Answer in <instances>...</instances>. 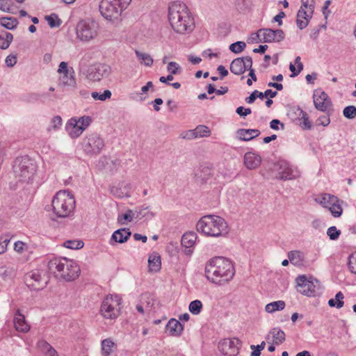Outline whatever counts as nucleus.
Listing matches in <instances>:
<instances>
[{"instance_id":"nucleus-54","label":"nucleus","mask_w":356,"mask_h":356,"mask_svg":"<svg viewBox=\"0 0 356 356\" xmlns=\"http://www.w3.org/2000/svg\"><path fill=\"white\" fill-rule=\"evenodd\" d=\"M252 112L250 108H244L243 106H239L236 108V113L241 117L245 118Z\"/></svg>"},{"instance_id":"nucleus-28","label":"nucleus","mask_w":356,"mask_h":356,"mask_svg":"<svg viewBox=\"0 0 356 356\" xmlns=\"http://www.w3.org/2000/svg\"><path fill=\"white\" fill-rule=\"evenodd\" d=\"M74 267L78 266L75 261L68 260L66 258H54L51 259L47 267Z\"/></svg>"},{"instance_id":"nucleus-51","label":"nucleus","mask_w":356,"mask_h":356,"mask_svg":"<svg viewBox=\"0 0 356 356\" xmlns=\"http://www.w3.org/2000/svg\"><path fill=\"white\" fill-rule=\"evenodd\" d=\"M167 70L172 74H178L181 72L180 65L176 62L171 61L168 63L167 66Z\"/></svg>"},{"instance_id":"nucleus-30","label":"nucleus","mask_w":356,"mask_h":356,"mask_svg":"<svg viewBox=\"0 0 356 356\" xmlns=\"http://www.w3.org/2000/svg\"><path fill=\"white\" fill-rule=\"evenodd\" d=\"M230 71L236 74L241 75L245 72L243 60L241 58H235L230 64Z\"/></svg>"},{"instance_id":"nucleus-62","label":"nucleus","mask_w":356,"mask_h":356,"mask_svg":"<svg viewBox=\"0 0 356 356\" xmlns=\"http://www.w3.org/2000/svg\"><path fill=\"white\" fill-rule=\"evenodd\" d=\"M301 6L300 8L309 10L312 5L314 6V0H301Z\"/></svg>"},{"instance_id":"nucleus-17","label":"nucleus","mask_w":356,"mask_h":356,"mask_svg":"<svg viewBox=\"0 0 356 356\" xmlns=\"http://www.w3.org/2000/svg\"><path fill=\"white\" fill-rule=\"evenodd\" d=\"M262 31L263 38L259 39L261 42H280L285 38V34L282 29H262Z\"/></svg>"},{"instance_id":"nucleus-11","label":"nucleus","mask_w":356,"mask_h":356,"mask_svg":"<svg viewBox=\"0 0 356 356\" xmlns=\"http://www.w3.org/2000/svg\"><path fill=\"white\" fill-rule=\"evenodd\" d=\"M25 280L35 289L40 290L45 286L49 280L47 271L44 268H34L25 275Z\"/></svg>"},{"instance_id":"nucleus-37","label":"nucleus","mask_w":356,"mask_h":356,"mask_svg":"<svg viewBox=\"0 0 356 356\" xmlns=\"http://www.w3.org/2000/svg\"><path fill=\"white\" fill-rule=\"evenodd\" d=\"M71 71L69 74H63L60 76V82L63 86H69L72 87L76 86V80L74 76V71L73 68H71Z\"/></svg>"},{"instance_id":"nucleus-50","label":"nucleus","mask_w":356,"mask_h":356,"mask_svg":"<svg viewBox=\"0 0 356 356\" xmlns=\"http://www.w3.org/2000/svg\"><path fill=\"white\" fill-rule=\"evenodd\" d=\"M246 47V44L242 41H238L236 42L232 43L229 46V49L235 54H239L242 52Z\"/></svg>"},{"instance_id":"nucleus-7","label":"nucleus","mask_w":356,"mask_h":356,"mask_svg":"<svg viewBox=\"0 0 356 356\" xmlns=\"http://www.w3.org/2000/svg\"><path fill=\"white\" fill-rule=\"evenodd\" d=\"M235 268H204L206 277L211 283L224 285L232 280Z\"/></svg>"},{"instance_id":"nucleus-4","label":"nucleus","mask_w":356,"mask_h":356,"mask_svg":"<svg viewBox=\"0 0 356 356\" xmlns=\"http://www.w3.org/2000/svg\"><path fill=\"white\" fill-rule=\"evenodd\" d=\"M13 169L15 177L20 181H29L35 174L36 166L32 160L25 156L15 160Z\"/></svg>"},{"instance_id":"nucleus-6","label":"nucleus","mask_w":356,"mask_h":356,"mask_svg":"<svg viewBox=\"0 0 356 356\" xmlns=\"http://www.w3.org/2000/svg\"><path fill=\"white\" fill-rule=\"evenodd\" d=\"M82 149L90 156H97L105 147L104 139L97 133L87 135L83 140Z\"/></svg>"},{"instance_id":"nucleus-16","label":"nucleus","mask_w":356,"mask_h":356,"mask_svg":"<svg viewBox=\"0 0 356 356\" xmlns=\"http://www.w3.org/2000/svg\"><path fill=\"white\" fill-rule=\"evenodd\" d=\"M54 277L60 281L70 282L76 279L81 273L80 268H54Z\"/></svg>"},{"instance_id":"nucleus-18","label":"nucleus","mask_w":356,"mask_h":356,"mask_svg":"<svg viewBox=\"0 0 356 356\" xmlns=\"http://www.w3.org/2000/svg\"><path fill=\"white\" fill-rule=\"evenodd\" d=\"M314 104L316 109L323 112H327L332 106L328 95L323 91L315 92L314 94Z\"/></svg>"},{"instance_id":"nucleus-45","label":"nucleus","mask_w":356,"mask_h":356,"mask_svg":"<svg viewBox=\"0 0 356 356\" xmlns=\"http://www.w3.org/2000/svg\"><path fill=\"white\" fill-rule=\"evenodd\" d=\"M194 130L197 138L209 136L211 133L209 127L205 125H198Z\"/></svg>"},{"instance_id":"nucleus-48","label":"nucleus","mask_w":356,"mask_h":356,"mask_svg":"<svg viewBox=\"0 0 356 356\" xmlns=\"http://www.w3.org/2000/svg\"><path fill=\"white\" fill-rule=\"evenodd\" d=\"M343 116L348 119L353 120L356 118V107L355 106H348L343 110Z\"/></svg>"},{"instance_id":"nucleus-47","label":"nucleus","mask_w":356,"mask_h":356,"mask_svg":"<svg viewBox=\"0 0 356 356\" xmlns=\"http://www.w3.org/2000/svg\"><path fill=\"white\" fill-rule=\"evenodd\" d=\"M111 95V92L109 90H105L102 94H99L97 92H92L91 93V96L94 99L100 101H105L110 99Z\"/></svg>"},{"instance_id":"nucleus-39","label":"nucleus","mask_w":356,"mask_h":356,"mask_svg":"<svg viewBox=\"0 0 356 356\" xmlns=\"http://www.w3.org/2000/svg\"><path fill=\"white\" fill-rule=\"evenodd\" d=\"M115 347V343L110 339H106L102 341V353L105 355H109Z\"/></svg>"},{"instance_id":"nucleus-13","label":"nucleus","mask_w":356,"mask_h":356,"mask_svg":"<svg viewBox=\"0 0 356 356\" xmlns=\"http://www.w3.org/2000/svg\"><path fill=\"white\" fill-rule=\"evenodd\" d=\"M241 346V341L237 338L224 339L218 343V350L225 356H236Z\"/></svg>"},{"instance_id":"nucleus-1","label":"nucleus","mask_w":356,"mask_h":356,"mask_svg":"<svg viewBox=\"0 0 356 356\" xmlns=\"http://www.w3.org/2000/svg\"><path fill=\"white\" fill-rule=\"evenodd\" d=\"M168 19L171 28L179 34L190 33L195 27V22L189 9L181 1H174L169 4Z\"/></svg>"},{"instance_id":"nucleus-32","label":"nucleus","mask_w":356,"mask_h":356,"mask_svg":"<svg viewBox=\"0 0 356 356\" xmlns=\"http://www.w3.org/2000/svg\"><path fill=\"white\" fill-rule=\"evenodd\" d=\"M298 114H297L299 117L300 120V127L305 130H309L312 129V123L309 120L308 114L304 111L303 110L300 109V108H298Z\"/></svg>"},{"instance_id":"nucleus-21","label":"nucleus","mask_w":356,"mask_h":356,"mask_svg":"<svg viewBox=\"0 0 356 356\" xmlns=\"http://www.w3.org/2000/svg\"><path fill=\"white\" fill-rule=\"evenodd\" d=\"M183 330V325L175 318H171L165 326V332L170 336L179 337Z\"/></svg>"},{"instance_id":"nucleus-29","label":"nucleus","mask_w":356,"mask_h":356,"mask_svg":"<svg viewBox=\"0 0 356 356\" xmlns=\"http://www.w3.org/2000/svg\"><path fill=\"white\" fill-rule=\"evenodd\" d=\"M316 200L323 207L327 208L328 209L331 207L332 204H334V202H341L337 197L327 193L322 195Z\"/></svg>"},{"instance_id":"nucleus-53","label":"nucleus","mask_w":356,"mask_h":356,"mask_svg":"<svg viewBox=\"0 0 356 356\" xmlns=\"http://www.w3.org/2000/svg\"><path fill=\"white\" fill-rule=\"evenodd\" d=\"M266 346L265 341H262L260 344L257 346L251 345L250 348L252 350L251 353V356H260L261 351L264 349Z\"/></svg>"},{"instance_id":"nucleus-5","label":"nucleus","mask_w":356,"mask_h":356,"mask_svg":"<svg viewBox=\"0 0 356 356\" xmlns=\"http://www.w3.org/2000/svg\"><path fill=\"white\" fill-rule=\"evenodd\" d=\"M121 298L118 295L107 296L102 301L100 313L106 319H115L120 312Z\"/></svg>"},{"instance_id":"nucleus-52","label":"nucleus","mask_w":356,"mask_h":356,"mask_svg":"<svg viewBox=\"0 0 356 356\" xmlns=\"http://www.w3.org/2000/svg\"><path fill=\"white\" fill-rule=\"evenodd\" d=\"M327 234L330 240L335 241L339 238L341 231L337 229L335 226H332L327 229Z\"/></svg>"},{"instance_id":"nucleus-20","label":"nucleus","mask_w":356,"mask_h":356,"mask_svg":"<svg viewBox=\"0 0 356 356\" xmlns=\"http://www.w3.org/2000/svg\"><path fill=\"white\" fill-rule=\"evenodd\" d=\"M237 264L233 260H232L230 258L222 256H216L207 261L205 267H234Z\"/></svg>"},{"instance_id":"nucleus-31","label":"nucleus","mask_w":356,"mask_h":356,"mask_svg":"<svg viewBox=\"0 0 356 356\" xmlns=\"http://www.w3.org/2000/svg\"><path fill=\"white\" fill-rule=\"evenodd\" d=\"M197 234L194 232L185 233L181 238V245L186 248H191L195 243Z\"/></svg>"},{"instance_id":"nucleus-10","label":"nucleus","mask_w":356,"mask_h":356,"mask_svg":"<svg viewBox=\"0 0 356 356\" xmlns=\"http://www.w3.org/2000/svg\"><path fill=\"white\" fill-rule=\"evenodd\" d=\"M92 118L84 115L79 118H71L65 125V129L72 138L79 137L83 131L91 124Z\"/></svg>"},{"instance_id":"nucleus-36","label":"nucleus","mask_w":356,"mask_h":356,"mask_svg":"<svg viewBox=\"0 0 356 356\" xmlns=\"http://www.w3.org/2000/svg\"><path fill=\"white\" fill-rule=\"evenodd\" d=\"M285 302L283 300H277L267 304L265 311L268 313H273L276 311H282L285 307Z\"/></svg>"},{"instance_id":"nucleus-34","label":"nucleus","mask_w":356,"mask_h":356,"mask_svg":"<svg viewBox=\"0 0 356 356\" xmlns=\"http://www.w3.org/2000/svg\"><path fill=\"white\" fill-rule=\"evenodd\" d=\"M13 40V35L12 33L2 31L0 33V48L1 49H8Z\"/></svg>"},{"instance_id":"nucleus-55","label":"nucleus","mask_w":356,"mask_h":356,"mask_svg":"<svg viewBox=\"0 0 356 356\" xmlns=\"http://www.w3.org/2000/svg\"><path fill=\"white\" fill-rule=\"evenodd\" d=\"M109 1L115 3L117 6L127 9L131 0H109Z\"/></svg>"},{"instance_id":"nucleus-15","label":"nucleus","mask_w":356,"mask_h":356,"mask_svg":"<svg viewBox=\"0 0 356 356\" xmlns=\"http://www.w3.org/2000/svg\"><path fill=\"white\" fill-rule=\"evenodd\" d=\"M276 165L277 167L276 178L278 179L293 180L300 177V172L297 169L293 168L286 161H278Z\"/></svg>"},{"instance_id":"nucleus-25","label":"nucleus","mask_w":356,"mask_h":356,"mask_svg":"<svg viewBox=\"0 0 356 356\" xmlns=\"http://www.w3.org/2000/svg\"><path fill=\"white\" fill-rule=\"evenodd\" d=\"M270 335H272L273 338L272 342L275 345H280L285 341L286 335L284 332L278 327H274L269 332L266 337V340L268 343H270Z\"/></svg>"},{"instance_id":"nucleus-40","label":"nucleus","mask_w":356,"mask_h":356,"mask_svg":"<svg viewBox=\"0 0 356 356\" xmlns=\"http://www.w3.org/2000/svg\"><path fill=\"white\" fill-rule=\"evenodd\" d=\"M134 215L135 213L132 210L128 209L125 213L118 215V222L122 225H127L133 220Z\"/></svg>"},{"instance_id":"nucleus-63","label":"nucleus","mask_w":356,"mask_h":356,"mask_svg":"<svg viewBox=\"0 0 356 356\" xmlns=\"http://www.w3.org/2000/svg\"><path fill=\"white\" fill-rule=\"evenodd\" d=\"M182 138L191 140V139L197 138V136H196V134H195V130L193 129V130H188L186 132H185L184 134H183Z\"/></svg>"},{"instance_id":"nucleus-42","label":"nucleus","mask_w":356,"mask_h":356,"mask_svg":"<svg viewBox=\"0 0 356 356\" xmlns=\"http://www.w3.org/2000/svg\"><path fill=\"white\" fill-rule=\"evenodd\" d=\"M148 209H149V207L145 206V205L137 207L136 209V218H143L145 217L152 218L154 216L153 212H149V211L145 212V211L147 210Z\"/></svg>"},{"instance_id":"nucleus-56","label":"nucleus","mask_w":356,"mask_h":356,"mask_svg":"<svg viewBox=\"0 0 356 356\" xmlns=\"http://www.w3.org/2000/svg\"><path fill=\"white\" fill-rule=\"evenodd\" d=\"M5 62L8 67H13L17 63V56L10 54L6 57Z\"/></svg>"},{"instance_id":"nucleus-8","label":"nucleus","mask_w":356,"mask_h":356,"mask_svg":"<svg viewBox=\"0 0 356 356\" xmlns=\"http://www.w3.org/2000/svg\"><path fill=\"white\" fill-rule=\"evenodd\" d=\"M297 291L308 297H314L317 295L319 282L316 278L305 275H298L296 279Z\"/></svg>"},{"instance_id":"nucleus-22","label":"nucleus","mask_w":356,"mask_h":356,"mask_svg":"<svg viewBox=\"0 0 356 356\" xmlns=\"http://www.w3.org/2000/svg\"><path fill=\"white\" fill-rule=\"evenodd\" d=\"M14 326L17 331L21 332H27L30 330V326L25 319V316L21 314L19 309H17L14 316Z\"/></svg>"},{"instance_id":"nucleus-9","label":"nucleus","mask_w":356,"mask_h":356,"mask_svg":"<svg viewBox=\"0 0 356 356\" xmlns=\"http://www.w3.org/2000/svg\"><path fill=\"white\" fill-rule=\"evenodd\" d=\"M98 28V24L94 20H81L76 25L77 37L82 41H90L97 36Z\"/></svg>"},{"instance_id":"nucleus-64","label":"nucleus","mask_w":356,"mask_h":356,"mask_svg":"<svg viewBox=\"0 0 356 356\" xmlns=\"http://www.w3.org/2000/svg\"><path fill=\"white\" fill-rule=\"evenodd\" d=\"M348 267H354V266H356V252L354 253H352L348 257Z\"/></svg>"},{"instance_id":"nucleus-12","label":"nucleus","mask_w":356,"mask_h":356,"mask_svg":"<svg viewBox=\"0 0 356 356\" xmlns=\"http://www.w3.org/2000/svg\"><path fill=\"white\" fill-rule=\"evenodd\" d=\"M124 8L117 6L109 0H102L99 3V11L107 20L115 21L119 19Z\"/></svg>"},{"instance_id":"nucleus-44","label":"nucleus","mask_w":356,"mask_h":356,"mask_svg":"<svg viewBox=\"0 0 356 356\" xmlns=\"http://www.w3.org/2000/svg\"><path fill=\"white\" fill-rule=\"evenodd\" d=\"M45 19L51 28L59 27L62 23L61 19L58 18V15L54 13L46 16Z\"/></svg>"},{"instance_id":"nucleus-49","label":"nucleus","mask_w":356,"mask_h":356,"mask_svg":"<svg viewBox=\"0 0 356 356\" xmlns=\"http://www.w3.org/2000/svg\"><path fill=\"white\" fill-rule=\"evenodd\" d=\"M341 202H342L341 200V202H334V204H332L331 207L329 209V211L334 218L339 217L342 214L343 209L341 206Z\"/></svg>"},{"instance_id":"nucleus-3","label":"nucleus","mask_w":356,"mask_h":356,"mask_svg":"<svg viewBox=\"0 0 356 356\" xmlns=\"http://www.w3.org/2000/svg\"><path fill=\"white\" fill-rule=\"evenodd\" d=\"M51 206L54 213L58 217L65 218L74 210L75 200L70 193L65 191H60L54 197Z\"/></svg>"},{"instance_id":"nucleus-43","label":"nucleus","mask_w":356,"mask_h":356,"mask_svg":"<svg viewBox=\"0 0 356 356\" xmlns=\"http://www.w3.org/2000/svg\"><path fill=\"white\" fill-rule=\"evenodd\" d=\"M188 309L193 315L199 314L202 309V303L199 300H195L189 304Z\"/></svg>"},{"instance_id":"nucleus-58","label":"nucleus","mask_w":356,"mask_h":356,"mask_svg":"<svg viewBox=\"0 0 356 356\" xmlns=\"http://www.w3.org/2000/svg\"><path fill=\"white\" fill-rule=\"evenodd\" d=\"M38 347L44 353H46L51 346L49 343L44 340H40L37 343Z\"/></svg>"},{"instance_id":"nucleus-19","label":"nucleus","mask_w":356,"mask_h":356,"mask_svg":"<svg viewBox=\"0 0 356 356\" xmlns=\"http://www.w3.org/2000/svg\"><path fill=\"white\" fill-rule=\"evenodd\" d=\"M314 11V6L312 5L309 10L300 8L297 13L296 24L298 27L302 30L308 26Z\"/></svg>"},{"instance_id":"nucleus-26","label":"nucleus","mask_w":356,"mask_h":356,"mask_svg":"<svg viewBox=\"0 0 356 356\" xmlns=\"http://www.w3.org/2000/svg\"><path fill=\"white\" fill-rule=\"evenodd\" d=\"M131 235L129 228H121L115 231L111 236V239L115 242L123 243L128 241Z\"/></svg>"},{"instance_id":"nucleus-41","label":"nucleus","mask_w":356,"mask_h":356,"mask_svg":"<svg viewBox=\"0 0 356 356\" xmlns=\"http://www.w3.org/2000/svg\"><path fill=\"white\" fill-rule=\"evenodd\" d=\"M161 259L159 253L154 252L148 258V267H161Z\"/></svg>"},{"instance_id":"nucleus-23","label":"nucleus","mask_w":356,"mask_h":356,"mask_svg":"<svg viewBox=\"0 0 356 356\" xmlns=\"http://www.w3.org/2000/svg\"><path fill=\"white\" fill-rule=\"evenodd\" d=\"M261 162V158L259 155L252 152H247L244 156V164L249 170L257 168Z\"/></svg>"},{"instance_id":"nucleus-38","label":"nucleus","mask_w":356,"mask_h":356,"mask_svg":"<svg viewBox=\"0 0 356 356\" xmlns=\"http://www.w3.org/2000/svg\"><path fill=\"white\" fill-rule=\"evenodd\" d=\"M135 54L138 59L140 60L141 64H144L145 66L148 67L152 65L154 60L149 54L140 51L138 50H136Z\"/></svg>"},{"instance_id":"nucleus-46","label":"nucleus","mask_w":356,"mask_h":356,"mask_svg":"<svg viewBox=\"0 0 356 356\" xmlns=\"http://www.w3.org/2000/svg\"><path fill=\"white\" fill-rule=\"evenodd\" d=\"M83 242L82 241L69 240L66 241L63 245L69 249L78 250L83 247Z\"/></svg>"},{"instance_id":"nucleus-24","label":"nucleus","mask_w":356,"mask_h":356,"mask_svg":"<svg viewBox=\"0 0 356 356\" xmlns=\"http://www.w3.org/2000/svg\"><path fill=\"white\" fill-rule=\"evenodd\" d=\"M288 258L291 264L296 266H304L306 265L305 256L300 250H292L288 253Z\"/></svg>"},{"instance_id":"nucleus-61","label":"nucleus","mask_w":356,"mask_h":356,"mask_svg":"<svg viewBox=\"0 0 356 356\" xmlns=\"http://www.w3.org/2000/svg\"><path fill=\"white\" fill-rule=\"evenodd\" d=\"M51 126L54 129H58L62 124V119L59 115L55 116L51 120Z\"/></svg>"},{"instance_id":"nucleus-35","label":"nucleus","mask_w":356,"mask_h":356,"mask_svg":"<svg viewBox=\"0 0 356 356\" xmlns=\"http://www.w3.org/2000/svg\"><path fill=\"white\" fill-rule=\"evenodd\" d=\"M344 295L341 291H339L335 295L334 298H331L328 300V305L330 307H335L337 309L341 308L343 305Z\"/></svg>"},{"instance_id":"nucleus-27","label":"nucleus","mask_w":356,"mask_h":356,"mask_svg":"<svg viewBox=\"0 0 356 356\" xmlns=\"http://www.w3.org/2000/svg\"><path fill=\"white\" fill-rule=\"evenodd\" d=\"M237 134L240 140L248 141L259 136L260 131L254 129H240L237 131Z\"/></svg>"},{"instance_id":"nucleus-59","label":"nucleus","mask_w":356,"mask_h":356,"mask_svg":"<svg viewBox=\"0 0 356 356\" xmlns=\"http://www.w3.org/2000/svg\"><path fill=\"white\" fill-rule=\"evenodd\" d=\"M70 72V70L68 69L67 63L66 62L63 61L59 64V67L58 69V72L59 74H69Z\"/></svg>"},{"instance_id":"nucleus-14","label":"nucleus","mask_w":356,"mask_h":356,"mask_svg":"<svg viewBox=\"0 0 356 356\" xmlns=\"http://www.w3.org/2000/svg\"><path fill=\"white\" fill-rule=\"evenodd\" d=\"M111 72V68L106 64H96L91 65L87 70L86 77L92 81H99L104 77H108Z\"/></svg>"},{"instance_id":"nucleus-2","label":"nucleus","mask_w":356,"mask_h":356,"mask_svg":"<svg viewBox=\"0 0 356 356\" xmlns=\"http://www.w3.org/2000/svg\"><path fill=\"white\" fill-rule=\"evenodd\" d=\"M197 231L207 236H225L229 232L227 222L222 218L207 215L202 217L196 225Z\"/></svg>"},{"instance_id":"nucleus-60","label":"nucleus","mask_w":356,"mask_h":356,"mask_svg":"<svg viewBox=\"0 0 356 356\" xmlns=\"http://www.w3.org/2000/svg\"><path fill=\"white\" fill-rule=\"evenodd\" d=\"M241 58L243 60L245 70L252 69V59L250 56H245Z\"/></svg>"},{"instance_id":"nucleus-33","label":"nucleus","mask_w":356,"mask_h":356,"mask_svg":"<svg viewBox=\"0 0 356 356\" xmlns=\"http://www.w3.org/2000/svg\"><path fill=\"white\" fill-rule=\"evenodd\" d=\"M18 24V20L15 17H3L0 18V24L8 30L15 29Z\"/></svg>"},{"instance_id":"nucleus-57","label":"nucleus","mask_w":356,"mask_h":356,"mask_svg":"<svg viewBox=\"0 0 356 356\" xmlns=\"http://www.w3.org/2000/svg\"><path fill=\"white\" fill-rule=\"evenodd\" d=\"M316 122H317L318 125H322L323 127H326L330 124V120L329 116L323 115V116L319 117L317 119Z\"/></svg>"}]
</instances>
